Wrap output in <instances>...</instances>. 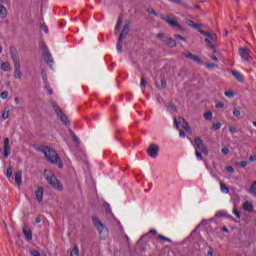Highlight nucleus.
I'll use <instances>...</instances> for the list:
<instances>
[{"label": "nucleus", "instance_id": "f257e3e1", "mask_svg": "<svg viewBox=\"0 0 256 256\" xmlns=\"http://www.w3.org/2000/svg\"><path fill=\"white\" fill-rule=\"evenodd\" d=\"M42 153H44L48 163H51L52 165H58L59 169H63V162L61 161V157H59V154H57L53 148L46 147L45 149H42Z\"/></svg>", "mask_w": 256, "mask_h": 256}, {"label": "nucleus", "instance_id": "f03ea898", "mask_svg": "<svg viewBox=\"0 0 256 256\" xmlns=\"http://www.w3.org/2000/svg\"><path fill=\"white\" fill-rule=\"evenodd\" d=\"M10 55L14 63V79H22L23 72L21 71V62L19 61V54L15 47L10 48Z\"/></svg>", "mask_w": 256, "mask_h": 256}, {"label": "nucleus", "instance_id": "7ed1b4c3", "mask_svg": "<svg viewBox=\"0 0 256 256\" xmlns=\"http://www.w3.org/2000/svg\"><path fill=\"white\" fill-rule=\"evenodd\" d=\"M44 177L46 181L53 187V189H56L57 191H61L63 189V184L55 177V174L51 170H45L44 171Z\"/></svg>", "mask_w": 256, "mask_h": 256}, {"label": "nucleus", "instance_id": "20e7f679", "mask_svg": "<svg viewBox=\"0 0 256 256\" xmlns=\"http://www.w3.org/2000/svg\"><path fill=\"white\" fill-rule=\"evenodd\" d=\"M160 19L168 23L170 27H175L179 31H185V28L179 23L178 18L171 14H160Z\"/></svg>", "mask_w": 256, "mask_h": 256}, {"label": "nucleus", "instance_id": "39448f33", "mask_svg": "<svg viewBox=\"0 0 256 256\" xmlns=\"http://www.w3.org/2000/svg\"><path fill=\"white\" fill-rule=\"evenodd\" d=\"M52 107H53L58 119H60V121L64 125L69 126L70 125L69 118H67L65 113H63V110L61 108H59V106H57V104L55 102H52Z\"/></svg>", "mask_w": 256, "mask_h": 256}, {"label": "nucleus", "instance_id": "423d86ee", "mask_svg": "<svg viewBox=\"0 0 256 256\" xmlns=\"http://www.w3.org/2000/svg\"><path fill=\"white\" fill-rule=\"evenodd\" d=\"M97 229H98V237L101 241H105L109 237V229L101 223V221L97 222Z\"/></svg>", "mask_w": 256, "mask_h": 256}, {"label": "nucleus", "instance_id": "0eeeda50", "mask_svg": "<svg viewBox=\"0 0 256 256\" xmlns=\"http://www.w3.org/2000/svg\"><path fill=\"white\" fill-rule=\"evenodd\" d=\"M179 124L182 125L183 129L187 131L188 133H191V127H189V123H187V120L183 117H174V125L176 129H179Z\"/></svg>", "mask_w": 256, "mask_h": 256}, {"label": "nucleus", "instance_id": "6e6552de", "mask_svg": "<svg viewBox=\"0 0 256 256\" xmlns=\"http://www.w3.org/2000/svg\"><path fill=\"white\" fill-rule=\"evenodd\" d=\"M194 143L199 151L203 152L204 155H209V149H207V146H205V143H203V140L200 137L196 136L194 138Z\"/></svg>", "mask_w": 256, "mask_h": 256}, {"label": "nucleus", "instance_id": "1a4fd4ad", "mask_svg": "<svg viewBox=\"0 0 256 256\" xmlns=\"http://www.w3.org/2000/svg\"><path fill=\"white\" fill-rule=\"evenodd\" d=\"M238 53L242 59H245V61H251V50L248 48H239Z\"/></svg>", "mask_w": 256, "mask_h": 256}, {"label": "nucleus", "instance_id": "9d476101", "mask_svg": "<svg viewBox=\"0 0 256 256\" xmlns=\"http://www.w3.org/2000/svg\"><path fill=\"white\" fill-rule=\"evenodd\" d=\"M43 59L48 65L53 63V56H51V52H49V49L45 45L43 47Z\"/></svg>", "mask_w": 256, "mask_h": 256}, {"label": "nucleus", "instance_id": "9b49d317", "mask_svg": "<svg viewBox=\"0 0 256 256\" xmlns=\"http://www.w3.org/2000/svg\"><path fill=\"white\" fill-rule=\"evenodd\" d=\"M3 149H4L3 156L5 159H8L9 155H11V145H9V138L4 139Z\"/></svg>", "mask_w": 256, "mask_h": 256}, {"label": "nucleus", "instance_id": "f8f14e48", "mask_svg": "<svg viewBox=\"0 0 256 256\" xmlns=\"http://www.w3.org/2000/svg\"><path fill=\"white\" fill-rule=\"evenodd\" d=\"M159 153V146L156 144H151L148 148V155L152 157V159H155Z\"/></svg>", "mask_w": 256, "mask_h": 256}, {"label": "nucleus", "instance_id": "ddd939ff", "mask_svg": "<svg viewBox=\"0 0 256 256\" xmlns=\"http://www.w3.org/2000/svg\"><path fill=\"white\" fill-rule=\"evenodd\" d=\"M22 231H23L24 237L27 241L33 240V231H31V228H29V226L24 225L22 228Z\"/></svg>", "mask_w": 256, "mask_h": 256}, {"label": "nucleus", "instance_id": "4468645a", "mask_svg": "<svg viewBox=\"0 0 256 256\" xmlns=\"http://www.w3.org/2000/svg\"><path fill=\"white\" fill-rule=\"evenodd\" d=\"M183 55L186 59H191L195 63H203V60L199 56H197L191 52H186Z\"/></svg>", "mask_w": 256, "mask_h": 256}, {"label": "nucleus", "instance_id": "2eb2a0df", "mask_svg": "<svg viewBox=\"0 0 256 256\" xmlns=\"http://www.w3.org/2000/svg\"><path fill=\"white\" fill-rule=\"evenodd\" d=\"M23 172L21 170H18L15 172V183L18 185V187H21L23 185Z\"/></svg>", "mask_w": 256, "mask_h": 256}, {"label": "nucleus", "instance_id": "dca6fc26", "mask_svg": "<svg viewBox=\"0 0 256 256\" xmlns=\"http://www.w3.org/2000/svg\"><path fill=\"white\" fill-rule=\"evenodd\" d=\"M205 42L207 43L209 49H212V51H214V53H219V50L217 49V47H215V43L216 41H213L212 37H208L205 39Z\"/></svg>", "mask_w": 256, "mask_h": 256}, {"label": "nucleus", "instance_id": "f3484780", "mask_svg": "<svg viewBox=\"0 0 256 256\" xmlns=\"http://www.w3.org/2000/svg\"><path fill=\"white\" fill-rule=\"evenodd\" d=\"M127 35H129V24L124 25L122 32L120 34V41H123L124 39H127Z\"/></svg>", "mask_w": 256, "mask_h": 256}, {"label": "nucleus", "instance_id": "a211bd4d", "mask_svg": "<svg viewBox=\"0 0 256 256\" xmlns=\"http://www.w3.org/2000/svg\"><path fill=\"white\" fill-rule=\"evenodd\" d=\"M43 191H44L43 187H38L35 192V196H36L38 203H41V201H43Z\"/></svg>", "mask_w": 256, "mask_h": 256}, {"label": "nucleus", "instance_id": "6ab92c4d", "mask_svg": "<svg viewBox=\"0 0 256 256\" xmlns=\"http://www.w3.org/2000/svg\"><path fill=\"white\" fill-rule=\"evenodd\" d=\"M244 211H249V213H253V203L249 201H245L242 205Z\"/></svg>", "mask_w": 256, "mask_h": 256}, {"label": "nucleus", "instance_id": "aec40b11", "mask_svg": "<svg viewBox=\"0 0 256 256\" xmlns=\"http://www.w3.org/2000/svg\"><path fill=\"white\" fill-rule=\"evenodd\" d=\"M232 75L233 77H235V79L237 81H239L240 83H243V75H241V73L237 70H232Z\"/></svg>", "mask_w": 256, "mask_h": 256}, {"label": "nucleus", "instance_id": "412c9836", "mask_svg": "<svg viewBox=\"0 0 256 256\" xmlns=\"http://www.w3.org/2000/svg\"><path fill=\"white\" fill-rule=\"evenodd\" d=\"M121 25H123V17L120 16L119 19H118V22L116 24V27H115V35H117V33H119V31H121Z\"/></svg>", "mask_w": 256, "mask_h": 256}, {"label": "nucleus", "instance_id": "4be33fe9", "mask_svg": "<svg viewBox=\"0 0 256 256\" xmlns=\"http://www.w3.org/2000/svg\"><path fill=\"white\" fill-rule=\"evenodd\" d=\"M201 35H204L205 37L209 38L212 37V41H217V35L211 34L209 32H205L204 30H200Z\"/></svg>", "mask_w": 256, "mask_h": 256}, {"label": "nucleus", "instance_id": "5701e85b", "mask_svg": "<svg viewBox=\"0 0 256 256\" xmlns=\"http://www.w3.org/2000/svg\"><path fill=\"white\" fill-rule=\"evenodd\" d=\"M249 193L252 195V197H256V180L252 182Z\"/></svg>", "mask_w": 256, "mask_h": 256}, {"label": "nucleus", "instance_id": "b1692460", "mask_svg": "<svg viewBox=\"0 0 256 256\" xmlns=\"http://www.w3.org/2000/svg\"><path fill=\"white\" fill-rule=\"evenodd\" d=\"M7 8L3 5H0V19H5L7 17Z\"/></svg>", "mask_w": 256, "mask_h": 256}, {"label": "nucleus", "instance_id": "393cba45", "mask_svg": "<svg viewBox=\"0 0 256 256\" xmlns=\"http://www.w3.org/2000/svg\"><path fill=\"white\" fill-rule=\"evenodd\" d=\"M165 43H167V45L170 46L172 49L177 47V42L173 38L166 39Z\"/></svg>", "mask_w": 256, "mask_h": 256}, {"label": "nucleus", "instance_id": "a878e982", "mask_svg": "<svg viewBox=\"0 0 256 256\" xmlns=\"http://www.w3.org/2000/svg\"><path fill=\"white\" fill-rule=\"evenodd\" d=\"M2 71H11V64L9 62H3L1 64Z\"/></svg>", "mask_w": 256, "mask_h": 256}, {"label": "nucleus", "instance_id": "bb28decb", "mask_svg": "<svg viewBox=\"0 0 256 256\" xmlns=\"http://www.w3.org/2000/svg\"><path fill=\"white\" fill-rule=\"evenodd\" d=\"M216 217H228V219H233L231 215H228L225 211H218Z\"/></svg>", "mask_w": 256, "mask_h": 256}, {"label": "nucleus", "instance_id": "cd10ccee", "mask_svg": "<svg viewBox=\"0 0 256 256\" xmlns=\"http://www.w3.org/2000/svg\"><path fill=\"white\" fill-rule=\"evenodd\" d=\"M70 256H79V247H77V245H75L74 248L71 250Z\"/></svg>", "mask_w": 256, "mask_h": 256}, {"label": "nucleus", "instance_id": "c85d7f7f", "mask_svg": "<svg viewBox=\"0 0 256 256\" xmlns=\"http://www.w3.org/2000/svg\"><path fill=\"white\" fill-rule=\"evenodd\" d=\"M2 119H9V107H5L2 113Z\"/></svg>", "mask_w": 256, "mask_h": 256}, {"label": "nucleus", "instance_id": "c756f323", "mask_svg": "<svg viewBox=\"0 0 256 256\" xmlns=\"http://www.w3.org/2000/svg\"><path fill=\"white\" fill-rule=\"evenodd\" d=\"M205 67L207 69H219V65L215 64V63H206Z\"/></svg>", "mask_w": 256, "mask_h": 256}, {"label": "nucleus", "instance_id": "7c9ffc66", "mask_svg": "<svg viewBox=\"0 0 256 256\" xmlns=\"http://www.w3.org/2000/svg\"><path fill=\"white\" fill-rule=\"evenodd\" d=\"M220 189H221L222 193H229V188L223 182L220 183Z\"/></svg>", "mask_w": 256, "mask_h": 256}, {"label": "nucleus", "instance_id": "2f4dec72", "mask_svg": "<svg viewBox=\"0 0 256 256\" xmlns=\"http://www.w3.org/2000/svg\"><path fill=\"white\" fill-rule=\"evenodd\" d=\"M117 51H119V53H123V40L121 39H118Z\"/></svg>", "mask_w": 256, "mask_h": 256}, {"label": "nucleus", "instance_id": "473e14b6", "mask_svg": "<svg viewBox=\"0 0 256 256\" xmlns=\"http://www.w3.org/2000/svg\"><path fill=\"white\" fill-rule=\"evenodd\" d=\"M140 87L142 89H145V87H147V80L145 79V76L141 77Z\"/></svg>", "mask_w": 256, "mask_h": 256}, {"label": "nucleus", "instance_id": "72a5a7b5", "mask_svg": "<svg viewBox=\"0 0 256 256\" xmlns=\"http://www.w3.org/2000/svg\"><path fill=\"white\" fill-rule=\"evenodd\" d=\"M204 119H206V121H211V119H213V113L211 112L204 113Z\"/></svg>", "mask_w": 256, "mask_h": 256}, {"label": "nucleus", "instance_id": "f704fd0d", "mask_svg": "<svg viewBox=\"0 0 256 256\" xmlns=\"http://www.w3.org/2000/svg\"><path fill=\"white\" fill-rule=\"evenodd\" d=\"M6 177H7L8 179H11V177H13V168H12V167H10V168H8V169L6 170Z\"/></svg>", "mask_w": 256, "mask_h": 256}, {"label": "nucleus", "instance_id": "c9c22d12", "mask_svg": "<svg viewBox=\"0 0 256 256\" xmlns=\"http://www.w3.org/2000/svg\"><path fill=\"white\" fill-rule=\"evenodd\" d=\"M103 207H104L106 213H111V206L109 205V203L104 202Z\"/></svg>", "mask_w": 256, "mask_h": 256}, {"label": "nucleus", "instance_id": "e433bc0d", "mask_svg": "<svg viewBox=\"0 0 256 256\" xmlns=\"http://www.w3.org/2000/svg\"><path fill=\"white\" fill-rule=\"evenodd\" d=\"M224 95L225 97H228V99L235 97V93H233L232 91H227L224 93Z\"/></svg>", "mask_w": 256, "mask_h": 256}, {"label": "nucleus", "instance_id": "4c0bfd02", "mask_svg": "<svg viewBox=\"0 0 256 256\" xmlns=\"http://www.w3.org/2000/svg\"><path fill=\"white\" fill-rule=\"evenodd\" d=\"M157 37L160 39V41H166L165 34L163 32H159L157 34Z\"/></svg>", "mask_w": 256, "mask_h": 256}, {"label": "nucleus", "instance_id": "58836bf2", "mask_svg": "<svg viewBox=\"0 0 256 256\" xmlns=\"http://www.w3.org/2000/svg\"><path fill=\"white\" fill-rule=\"evenodd\" d=\"M237 167L245 168L247 167V161H241L236 163Z\"/></svg>", "mask_w": 256, "mask_h": 256}, {"label": "nucleus", "instance_id": "ea45409f", "mask_svg": "<svg viewBox=\"0 0 256 256\" xmlns=\"http://www.w3.org/2000/svg\"><path fill=\"white\" fill-rule=\"evenodd\" d=\"M212 129H214L215 131H219V129H221V122L213 124Z\"/></svg>", "mask_w": 256, "mask_h": 256}, {"label": "nucleus", "instance_id": "a19ab883", "mask_svg": "<svg viewBox=\"0 0 256 256\" xmlns=\"http://www.w3.org/2000/svg\"><path fill=\"white\" fill-rule=\"evenodd\" d=\"M158 239H160V241H168V243H171V239H169L163 235H158Z\"/></svg>", "mask_w": 256, "mask_h": 256}, {"label": "nucleus", "instance_id": "79ce46f5", "mask_svg": "<svg viewBox=\"0 0 256 256\" xmlns=\"http://www.w3.org/2000/svg\"><path fill=\"white\" fill-rule=\"evenodd\" d=\"M161 87L162 89H167V80L165 78L161 79Z\"/></svg>", "mask_w": 256, "mask_h": 256}, {"label": "nucleus", "instance_id": "37998d69", "mask_svg": "<svg viewBox=\"0 0 256 256\" xmlns=\"http://www.w3.org/2000/svg\"><path fill=\"white\" fill-rule=\"evenodd\" d=\"M175 39H179L180 41H187V39L179 34H174Z\"/></svg>", "mask_w": 256, "mask_h": 256}, {"label": "nucleus", "instance_id": "c03bdc74", "mask_svg": "<svg viewBox=\"0 0 256 256\" xmlns=\"http://www.w3.org/2000/svg\"><path fill=\"white\" fill-rule=\"evenodd\" d=\"M1 99H7L9 97V92L8 91H3L0 95Z\"/></svg>", "mask_w": 256, "mask_h": 256}, {"label": "nucleus", "instance_id": "a18cd8bd", "mask_svg": "<svg viewBox=\"0 0 256 256\" xmlns=\"http://www.w3.org/2000/svg\"><path fill=\"white\" fill-rule=\"evenodd\" d=\"M195 154L197 159H199V161H203V155H201V152H199V150H196Z\"/></svg>", "mask_w": 256, "mask_h": 256}, {"label": "nucleus", "instance_id": "49530a36", "mask_svg": "<svg viewBox=\"0 0 256 256\" xmlns=\"http://www.w3.org/2000/svg\"><path fill=\"white\" fill-rule=\"evenodd\" d=\"M30 255H32V256H41V253H39V251H37V250H32L30 252Z\"/></svg>", "mask_w": 256, "mask_h": 256}, {"label": "nucleus", "instance_id": "de8ad7c7", "mask_svg": "<svg viewBox=\"0 0 256 256\" xmlns=\"http://www.w3.org/2000/svg\"><path fill=\"white\" fill-rule=\"evenodd\" d=\"M226 171H228V173H235V169L232 166H227Z\"/></svg>", "mask_w": 256, "mask_h": 256}, {"label": "nucleus", "instance_id": "09e8293b", "mask_svg": "<svg viewBox=\"0 0 256 256\" xmlns=\"http://www.w3.org/2000/svg\"><path fill=\"white\" fill-rule=\"evenodd\" d=\"M233 213H234V215H235L238 219H241V213L238 212L237 209H234V210H233Z\"/></svg>", "mask_w": 256, "mask_h": 256}, {"label": "nucleus", "instance_id": "8fccbe9b", "mask_svg": "<svg viewBox=\"0 0 256 256\" xmlns=\"http://www.w3.org/2000/svg\"><path fill=\"white\" fill-rule=\"evenodd\" d=\"M210 59H212V61H214V63H219V58H217V56H215V55H210Z\"/></svg>", "mask_w": 256, "mask_h": 256}, {"label": "nucleus", "instance_id": "3c124183", "mask_svg": "<svg viewBox=\"0 0 256 256\" xmlns=\"http://www.w3.org/2000/svg\"><path fill=\"white\" fill-rule=\"evenodd\" d=\"M193 29H196L199 32L203 31V29H201V26L199 24H197V23L194 24Z\"/></svg>", "mask_w": 256, "mask_h": 256}, {"label": "nucleus", "instance_id": "603ef678", "mask_svg": "<svg viewBox=\"0 0 256 256\" xmlns=\"http://www.w3.org/2000/svg\"><path fill=\"white\" fill-rule=\"evenodd\" d=\"M41 29H42V31H44L45 33H48V32H49V29L47 28V25H46V24H42V25H41Z\"/></svg>", "mask_w": 256, "mask_h": 256}, {"label": "nucleus", "instance_id": "864d4df0", "mask_svg": "<svg viewBox=\"0 0 256 256\" xmlns=\"http://www.w3.org/2000/svg\"><path fill=\"white\" fill-rule=\"evenodd\" d=\"M171 3H176V5H183V0H170Z\"/></svg>", "mask_w": 256, "mask_h": 256}, {"label": "nucleus", "instance_id": "5fc2aeb1", "mask_svg": "<svg viewBox=\"0 0 256 256\" xmlns=\"http://www.w3.org/2000/svg\"><path fill=\"white\" fill-rule=\"evenodd\" d=\"M222 153L223 155H229V148L227 147L222 148Z\"/></svg>", "mask_w": 256, "mask_h": 256}, {"label": "nucleus", "instance_id": "6e6d98bb", "mask_svg": "<svg viewBox=\"0 0 256 256\" xmlns=\"http://www.w3.org/2000/svg\"><path fill=\"white\" fill-rule=\"evenodd\" d=\"M229 131H230V133H237V128L234 126H230Z\"/></svg>", "mask_w": 256, "mask_h": 256}, {"label": "nucleus", "instance_id": "4d7b16f0", "mask_svg": "<svg viewBox=\"0 0 256 256\" xmlns=\"http://www.w3.org/2000/svg\"><path fill=\"white\" fill-rule=\"evenodd\" d=\"M233 115H234V117H239V116L241 115V111H239V110H234V111H233Z\"/></svg>", "mask_w": 256, "mask_h": 256}, {"label": "nucleus", "instance_id": "13d9d810", "mask_svg": "<svg viewBox=\"0 0 256 256\" xmlns=\"http://www.w3.org/2000/svg\"><path fill=\"white\" fill-rule=\"evenodd\" d=\"M223 107H225V104L224 103H218L216 104V109H223Z\"/></svg>", "mask_w": 256, "mask_h": 256}, {"label": "nucleus", "instance_id": "bf43d9fd", "mask_svg": "<svg viewBox=\"0 0 256 256\" xmlns=\"http://www.w3.org/2000/svg\"><path fill=\"white\" fill-rule=\"evenodd\" d=\"M72 139L75 141V143H79V137H77V135L72 134Z\"/></svg>", "mask_w": 256, "mask_h": 256}, {"label": "nucleus", "instance_id": "052dcab7", "mask_svg": "<svg viewBox=\"0 0 256 256\" xmlns=\"http://www.w3.org/2000/svg\"><path fill=\"white\" fill-rule=\"evenodd\" d=\"M250 163H253V161H256V155H251L249 158Z\"/></svg>", "mask_w": 256, "mask_h": 256}, {"label": "nucleus", "instance_id": "680f3d73", "mask_svg": "<svg viewBox=\"0 0 256 256\" xmlns=\"http://www.w3.org/2000/svg\"><path fill=\"white\" fill-rule=\"evenodd\" d=\"M46 90L48 91L49 95H53V89H51V87L46 86Z\"/></svg>", "mask_w": 256, "mask_h": 256}, {"label": "nucleus", "instance_id": "e2e57ef3", "mask_svg": "<svg viewBox=\"0 0 256 256\" xmlns=\"http://www.w3.org/2000/svg\"><path fill=\"white\" fill-rule=\"evenodd\" d=\"M187 23H188L189 27H194V25H195V22H193V20H188Z\"/></svg>", "mask_w": 256, "mask_h": 256}, {"label": "nucleus", "instance_id": "0e129e2a", "mask_svg": "<svg viewBox=\"0 0 256 256\" xmlns=\"http://www.w3.org/2000/svg\"><path fill=\"white\" fill-rule=\"evenodd\" d=\"M208 256H213V248H209L208 252H207Z\"/></svg>", "mask_w": 256, "mask_h": 256}, {"label": "nucleus", "instance_id": "69168bd1", "mask_svg": "<svg viewBox=\"0 0 256 256\" xmlns=\"http://www.w3.org/2000/svg\"><path fill=\"white\" fill-rule=\"evenodd\" d=\"M149 233H150V235H155V234L157 233V230L151 229V230L149 231Z\"/></svg>", "mask_w": 256, "mask_h": 256}, {"label": "nucleus", "instance_id": "338daca9", "mask_svg": "<svg viewBox=\"0 0 256 256\" xmlns=\"http://www.w3.org/2000/svg\"><path fill=\"white\" fill-rule=\"evenodd\" d=\"M180 137L185 138V132L183 130H180Z\"/></svg>", "mask_w": 256, "mask_h": 256}, {"label": "nucleus", "instance_id": "774afa93", "mask_svg": "<svg viewBox=\"0 0 256 256\" xmlns=\"http://www.w3.org/2000/svg\"><path fill=\"white\" fill-rule=\"evenodd\" d=\"M35 223H41V218H40V217H37V218L35 219Z\"/></svg>", "mask_w": 256, "mask_h": 256}]
</instances>
